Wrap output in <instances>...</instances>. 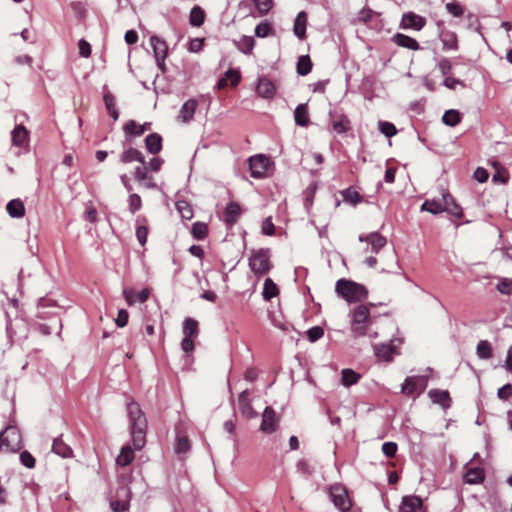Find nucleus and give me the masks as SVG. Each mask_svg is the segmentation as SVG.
<instances>
[{
  "label": "nucleus",
  "mask_w": 512,
  "mask_h": 512,
  "mask_svg": "<svg viewBox=\"0 0 512 512\" xmlns=\"http://www.w3.org/2000/svg\"><path fill=\"white\" fill-rule=\"evenodd\" d=\"M440 40L443 44V50H457L458 39L457 35L451 31H441L439 34Z\"/></svg>",
  "instance_id": "obj_27"
},
{
  "label": "nucleus",
  "mask_w": 512,
  "mask_h": 512,
  "mask_svg": "<svg viewBox=\"0 0 512 512\" xmlns=\"http://www.w3.org/2000/svg\"><path fill=\"white\" fill-rule=\"evenodd\" d=\"M370 323V311L367 306L359 305L352 311L351 331L355 336H364Z\"/></svg>",
  "instance_id": "obj_3"
},
{
  "label": "nucleus",
  "mask_w": 512,
  "mask_h": 512,
  "mask_svg": "<svg viewBox=\"0 0 512 512\" xmlns=\"http://www.w3.org/2000/svg\"><path fill=\"white\" fill-rule=\"evenodd\" d=\"M205 20V13L199 6H194L189 15V22L194 27H200Z\"/></svg>",
  "instance_id": "obj_39"
},
{
  "label": "nucleus",
  "mask_w": 512,
  "mask_h": 512,
  "mask_svg": "<svg viewBox=\"0 0 512 512\" xmlns=\"http://www.w3.org/2000/svg\"><path fill=\"white\" fill-rule=\"evenodd\" d=\"M443 200L445 204V212L449 213L450 215L458 219H461L463 217L462 208L460 207V205L456 203L453 196L446 189H443Z\"/></svg>",
  "instance_id": "obj_13"
},
{
  "label": "nucleus",
  "mask_w": 512,
  "mask_h": 512,
  "mask_svg": "<svg viewBox=\"0 0 512 512\" xmlns=\"http://www.w3.org/2000/svg\"><path fill=\"white\" fill-rule=\"evenodd\" d=\"M253 3L261 15L267 14L272 7V0H253Z\"/></svg>",
  "instance_id": "obj_52"
},
{
  "label": "nucleus",
  "mask_w": 512,
  "mask_h": 512,
  "mask_svg": "<svg viewBox=\"0 0 512 512\" xmlns=\"http://www.w3.org/2000/svg\"><path fill=\"white\" fill-rule=\"evenodd\" d=\"M324 335V330L320 326H314L307 331V338L311 342L319 340Z\"/></svg>",
  "instance_id": "obj_55"
},
{
  "label": "nucleus",
  "mask_w": 512,
  "mask_h": 512,
  "mask_svg": "<svg viewBox=\"0 0 512 512\" xmlns=\"http://www.w3.org/2000/svg\"><path fill=\"white\" fill-rule=\"evenodd\" d=\"M20 461L23 466L26 468H34L35 467V458L28 451H23L20 453Z\"/></svg>",
  "instance_id": "obj_54"
},
{
  "label": "nucleus",
  "mask_w": 512,
  "mask_h": 512,
  "mask_svg": "<svg viewBox=\"0 0 512 512\" xmlns=\"http://www.w3.org/2000/svg\"><path fill=\"white\" fill-rule=\"evenodd\" d=\"M332 129L338 133L343 134L350 129V121L348 117L342 113H330Z\"/></svg>",
  "instance_id": "obj_14"
},
{
  "label": "nucleus",
  "mask_w": 512,
  "mask_h": 512,
  "mask_svg": "<svg viewBox=\"0 0 512 512\" xmlns=\"http://www.w3.org/2000/svg\"><path fill=\"white\" fill-rule=\"evenodd\" d=\"M134 459L133 449L130 446H124L121 449L120 454L116 458V463L119 466H127L129 465Z\"/></svg>",
  "instance_id": "obj_38"
},
{
  "label": "nucleus",
  "mask_w": 512,
  "mask_h": 512,
  "mask_svg": "<svg viewBox=\"0 0 512 512\" xmlns=\"http://www.w3.org/2000/svg\"><path fill=\"white\" fill-rule=\"evenodd\" d=\"M129 314L125 309H120L115 319V323L118 327H125L128 323Z\"/></svg>",
  "instance_id": "obj_59"
},
{
  "label": "nucleus",
  "mask_w": 512,
  "mask_h": 512,
  "mask_svg": "<svg viewBox=\"0 0 512 512\" xmlns=\"http://www.w3.org/2000/svg\"><path fill=\"white\" fill-rule=\"evenodd\" d=\"M182 332L186 337L196 338L199 334L198 322L190 317H187L183 321Z\"/></svg>",
  "instance_id": "obj_34"
},
{
  "label": "nucleus",
  "mask_w": 512,
  "mask_h": 512,
  "mask_svg": "<svg viewBox=\"0 0 512 512\" xmlns=\"http://www.w3.org/2000/svg\"><path fill=\"white\" fill-rule=\"evenodd\" d=\"M496 289L504 295H512V279L502 278L496 285Z\"/></svg>",
  "instance_id": "obj_49"
},
{
  "label": "nucleus",
  "mask_w": 512,
  "mask_h": 512,
  "mask_svg": "<svg viewBox=\"0 0 512 512\" xmlns=\"http://www.w3.org/2000/svg\"><path fill=\"white\" fill-rule=\"evenodd\" d=\"M379 130L386 137H392L397 133V130H396L394 124H392L390 122H386V121L379 122Z\"/></svg>",
  "instance_id": "obj_51"
},
{
  "label": "nucleus",
  "mask_w": 512,
  "mask_h": 512,
  "mask_svg": "<svg viewBox=\"0 0 512 512\" xmlns=\"http://www.w3.org/2000/svg\"><path fill=\"white\" fill-rule=\"evenodd\" d=\"M295 123L301 127H305L309 123L308 106L305 103L299 104L294 111Z\"/></svg>",
  "instance_id": "obj_31"
},
{
  "label": "nucleus",
  "mask_w": 512,
  "mask_h": 512,
  "mask_svg": "<svg viewBox=\"0 0 512 512\" xmlns=\"http://www.w3.org/2000/svg\"><path fill=\"white\" fill-rule=\"evenodd\" d=\"M190 442L187 437H177L175 444V452L177 454H185L190 450Z\"/></svg>",
  "instance_id": "obj_48"
},
{
  "label": "nucleus",
  "mask_w": 512,
  "mask_h": 512,
  "mask_svg": "<svg viewBox=\"0 0 512 512\" xmlns=\"http://www.w3.org/2000/svg\"><path fill=\"white\" fill-rule=\"evenodd\" d=\"M382 452L388 458L394 457L397 452V444L394 442H385L382 445Z\"/></svg>",
  "instance_id": "obj_56"
},
{
  "label": "nucleus",
  "mask_w": 512,
  "mask_h": 512,
  "mask_svg": "<svg viewBox=\"0 0 512 512\" xmlns=\"http://www.w3.org/2000/svg\"><path fill=\"white\" fill-rule=\"evenodd\" d=\"M262 233L264 235H268V236H271L274 234L275 232V226L271 220V218H266L263 222H262Z\"/></svg>",
  "instance_id": "obj_62"
},
{
  "label": "nucleus",
  "mask_w": 512,
  "mask_h": 512,
  "mask_svg": "<svg viewBox=\"0 0 512 512\" xmlns=\"http://www.w3.org/2000/svg\"><path fill=\"white\" fill-rule=\"evenodd\" d=\"M306 26H307V14H306V12L301 11L297 14L295 21H294V26H293L294 34L300 40H303L306 37Z\"/></svg>",
  "instance_id": "obj_20"
},
{
  "label": "nucleus",
  "mask_w": 512,
  "mask_h": 512,
  "mask_svg": "<svg viewBox=\"0 0 512 512\" xmlns=\"http://www.w3.org/2000/svg\"><path fill=\"white\" fill-rule=\"evenodd\" d=\"M257 94L266 99H270L275 94L274 84L267 78H260L256 87Z\"/></svg>",
  "instance_id": "obj_21"
},
{
  "label": "nucleus",
  "mask_w": 512,
  "mask_h": 512,
  "mask_svg": "<svg viewBox=\"0 0 512 512\" xmlns=\"http://www.w3.org/2000/svg\"><path fill=\"white\" fill-rule=\"evenodd\" d=\"M446 9L454 17H460L464 13L462 6L455 2L447 3Z\"/></svg>",
  "instance_id": "obj_57"
},
{
  "label": "nucleus",
  "mask_w": 512,
  "mask_h": 512,
  "mask_svg": "<svg viewBox=\"0 0 512 512\" xmlns=\"http://www.w3.org/2000/svg\"><path fill=\"white\" fill-rule=\"evenodd\" d=\"M330 498L334 506L341 512H347L351 508V501L347 490L341 484H335L330 487Z\"/></svg>",
  "instance_id": "obj_5"
},
{
  "label": "nucleus",
  "mask_w": 512,
  "mask_h": 512,
  "mask_svg": "<svg viewBox=\"0 0 512 512\" xmlns=\"http://www.w3.org/2000/svg\"><path fill=\"white\" fill-rule=\"evenodd\" d=\"M393 41L400 47L407 48L410 50H419V43L412 37L405 34L397 33L393 37Z\"/></svg>",
  "instance_id": "obj_24"
},
{
  "label": "nucleus",
  "mask_w": 512,
  "mask_h": 512,
  "mask_svg": "<svg viewBox=\"0 0 512 512\" xmlns=\"http://www.w3.org/2000/svg\"><path fill=\"white\" fill-rule=\"evenodd\" d=\"M150 291L145 288L139 292H135L132 289H124L123 296L129 306L134 305L136 302L144 303L148 300Z\"/></svg>",
  "instance_id": "obj_16"
},
{
  "label": "nucleus",
  "mask_w": 512,
  "mask_h": 512,
  "mask_svg": "<svg viewBox=\"0 0 512 512\" xmlns=\"http://www.w3.org/2000/svg\"><path fill=\"white\" fill-rule=\"evenodd\" d=\"M360 242H366L368 247L366 251H371L372 253L378 254L382 248H384L387 244L386 237L381 235L379 232H371L368 234H361L358 237Z\"/></svg>",
  "instance_id": "obj_7"
},
{
  "label": "nucleus",
  "mask_w": 512,
  "mask_h": 512,
  "mask_svg": "<svg viewBox=\"0 0 512 512\" xmlns=\"http://www.w3.org/2000/svg\"><path fill=\"white\" fill-rule=\"evenodd\" d=\"M423 383V379L421 377H407L402 384V393L410 396L417 392L419 385Z\"/></svg>",
  "instance_id": "obj_29"
},
{
  "label": "nucleus",
  "mask_w": 512,
  "mask_h": 512,
  "mask_svg": "<svg viewBox=\"0 0 512 512\" xmlns=\"http://www.w3.org/2000/svg\"><path fill=\"white\" fill-rule=\"evenodd\" d=\"M484 471L481 468H469L464 474V482L467 484H479L484 481Z\"/></svg>",
  "instance_id": "obj_28"
},
{
  "label": "nucleus",
  "mask_w": 512,
  "mask_h": 512,
  "mask_svg": "<svg viewBox=\"0 0 512 512\" xmlns=\"http://www.w3.org/2000/svg\"><path fill=\"white\" fill-rule=\"evenodd\" d=\"M191 233L197 240H203L208 234V225L204 222H195L192 225Z\"/></svg>",
  "instance_id": "obj_44"
},
{
  "label": "nucleus",
  "mask_w": 512,
  "mask_h": 512,
  "mask_svg": "<svg viewBox=\"0 0 512 512\" xmlns=\"http://www.w3.org/2000/svg\"><path fill=\"white\" fill-rule=\"evenodd\" d=\"M399 512H426L423 509L422 500L415 495L404 496L399 507Z\"/></svg>",
  "instance_id": "obj_11"
},
{
  "label": "nucleus",
  "mask_w": 512,
  "mask_h": 512,
  "mask_svg": "<svg viewBox=\"0 0 512 512\" xmlns=\"http://www.w3.org/2000/svg\"><path fill=\"white\" fill-rule=\"evenodd\" d=\"M150 43L153 48L154 57L157 63L158 68L164 72L165 71V59L168 55V45L167 43L159 38L158 36H151Z\"/></svg>",
  "instance_id": "obj_6"
},
{
  "label": "nucleus",
  "mask_w": 512,
  "mask_h": 512,
  "mask_svg": "<svg viewBox=\"0 0 512 512\" xmlns=\"http://www.w3.org/2000/svg\"><path fill=\"white\" fill-rule=\"evenodd\" d=\"M497 396L501 400H508L512 396V385L508 383L499 388Z\"/></svg>",
  "instance_id": "obj_58"
},
{
  "label": "nucleus",
  "mask_w": 512,
  "mask_h": 512,
  "mask_svg": "<svg viewBox=\"0 0 512 512\" xmlns=\"http://www.w3.org/2000/svg\"><path fill=\"white\" fill-rule=\"evenodd\" d=\"M6 209L12 218H21L25 214V206L20 199H13L9 201L7 203Z\"/></svg>",
  "instance_id": "obj_30"
},
{
  "label": "nucleus",
  "mask_w": 512,
  "mask_h": 512,
  "mask_svg": "<svg viewBox=\"0 0 512 512\" xmlns=\"http://www.w3.org/2000/svg\"><path fill=\"white\" fill-rule=\"evenodd\" d=\"M428 394L433 403L441 405L444 409H447L451 406L452 400L448 391L432 389Z\"/></svg>",
  "instance_id": "obj_17"
},
{
  "label": "nucleus",
  "mask_w": 512,
  "mask_h": 512,
  "mask_svg": "<svg viewBox=\"0 0 512 512\" xmlns=\"http://www.w3.org/2000/svg\"><path fill=\"white\" fill-rule=\"evenodd\" d=\"M142 207V200L138 194H131L128 198V209L130 213L134 214Z\"/></svg>",
  "instance_id": "obj_50"
},
{
  "label": "nucleus",
  "mask_w": 512,
  "mask_h": 512,
  "mask_svg": "<svg viewBox=\"0 0 512 512\" xmlns=\"http://www.w3.org/2000/svg\"><path fill=\"white\" fill-rule=\"evenodd\" d=\"M476 353L480 359H490L493 356L491 344L487 340L479 341Z\"/></svg>",
  "instance_id": "obj_41"
},
{
  "label": "nucleus",
  "mask_w": 512,
  "mask_h": 512,
  "mask_svg": "<svg viewBox=\"0 0 512 512\" xmlns=\"http://www.w3.org/2000/svg\"><path fill=\"white\" fill-rule=\"evenodd\" d=\"M12 142L16 146H21L25 143L28 137V131L23 125H17L11 132Z\"/></svg>",
  "instance_id": "obj_35"
},
{
  "label": "nucleus",
  "mask_w": 512,
  "mask_h": 512,
  "mask_svg": "<svg viewBox=\"0 0 512 512\" xmlns=\"http://www.w3.org/2000/svg\"><path fill=\"white\" fill-rule=\"evenodd\" d=\"M234 44L240 52L250 54L255 47V40L252 36L243 35L239 40L234 41Z\"/></svg>",
  "instance_id": "obj_33"
},
{
  "label": "nucleus",
  "mask_w": 512,
  "mask_h": 512,
  "mask_svg": "<svg viewBox=\"0 0 512 512\" xmlns=\"http://www.w3.org/2000/svg\"><path fill=\"white\" fill-rule=\"evenodd\" d=\"M145 147L151 154H157L162 149V137L157 133H152L145 138Z\"/></svg>",
  "instance_id": "obj_26"
},
{
  "label": "nucleus",
  "mask_w": 512,
  "mask_h": 512,
  "mask_svg": "<svg viewBox=\"0 0 512 512\" xmlns=\"http://www.w3.org/2000/svg\"><path fill=\"white\" fill-rule=\"evenodd\" d=\"M441 196H443V191L441 192ZM444 210H445V204H444L443 197L438 198V199L434 198L431 200H426L421 205V211H427L434 215L440 214V213L444 212Z\"/></svg>",
  "instance_id": "obj_19"
},
{
  "label": "nucleus",
  "mask_w": 512,
  "mask_h": 512,
  "mask_svg": "<svg viewBox=\"0 0 512 512\" xmlns=\"http://www.w3.org/2000/svg\"><path fill=\"white\" fill-rule=\"evenodd\" d=\"M278 427V418L273 408L267 406L262 414V422L260 430L266 434H271L276 431Z\"/></svg>",
  "instance_id": "obj_10"
},
{
  "label": "nucleus",
  "mask_w": 512,
  "mask_h": 512,
  "mask_svg": "<svg viewBox=\"0 0 512 512\" xmlns=\"http://www.w3.org/2000/svg\"><path fill=\"white\" fill-rule=\"evenodd\" d=\"M78 48H79V54L81 57L88 58L91 55V46L84 39H81L79 41Z\"/></svg>",
  "instance_id": "obj_61"
},
{
  "label": "nucleus",
  "mask_w": 512,
  "mask_h": 512,
  "mask_svg": "<svg viewBox=\"0 0 512 512\" xmlns=\"http://www.w3.org/2000/svg\"><path fill=\"white\" fill-rule=\"evenodd\" d=\"M508 173L505 169L497 170L495 174H493L492 180L495 183H506L508 181Z\"/></svg>",
  "instance_id": "obj_64"
},
{
  "label": "nucleus",
  "mask_w": 512,
  "mask_h": 512,
  "mask_svg": "<svg viewBox=\"0 0 512 512\" xmlns=\"http://www.w3.org/2000/svg\"><path fill=\"white\" fill-rule=\"evenodd\" d=\"M241 214L240 205L236 202H230L225 209L224 220L226 224L232 226L239 220Z\"/></svg>",
  "instance_id": "obj_18"
},
{
  "label": "nucleus",
  "mask_w": 512,
  "mask_h": 512,
  "mask_svg": "<svg viewBox=\"0 0 512 512\" xmlns=\"http://www.w3.org/2000/svg\"><path fill=\"white\" fill-rule=\"evenodd\" d=\"M278 292H279L278 287L272 281V279H270V278L265 279L264 285H263V291H262V296H263L264 300L270 301L272 298H274L275 296L278 295Z\"/></svg>",
  "instance_id": "obj_37"
},
{
  "label": "nucleus",
  "mask_w": 512,
  "mask_h": 512,
  "mask_svg": "<svg viewBox=\"0 0 512 512\" xmlns=\"http://www.w3.org/2000/svg\"><path fill=\"white\" fill-rule=\"evenodd\" d=\"M342 196H343L344 201L349 202L353 205L360 203L362 200L361 195L357 191L352 190V189L344 190L342 192Z\"/></svg>",
  "instance_id": "obj_47"
},
{
  "label": "nucleus",
  "mask_w": 512,
  "mask_h": 512,
  "mask_svg": "<svg viewBox=\"0 0 512 512\" xmlns=\"http://www.w3.org/2000/svg\"><path fill=\"white\" fill-rule=\"evenodd\" d=\"M474 178L479 182V183H484L488 180L489 178V173L488 171L485 169V168H482V167H478L476 168V170L474 171Z\"/></svg>",
  "instance_id": "obj_63"
},
{
  "label": "nucleus",
  "mask_w": 512,
  "mask_h": 512,
  "mask_svg": "<svg viewBox=\"0 0 512 512\" xmlns=\"http://www.w3.org/2000/svg\"><path fill=\"white\" fill-rule=\"evenodd\" d=\"M198 107V101L194 98L188 99L180 108L177 119L182 123H189Z\"/></svg>",
  "instance_id": "obj_12"
},
{
  "label": "nucleus",
  "mask_w": 512,
  "mask_h": 512,
  "mask_svg": "<svg viewBox=\"0 0 512 512\" xmlns=\"http://www.w3.org/2000/svg\"><path fill=\"white\" fill-rule=\"evenodd\" d=\"M336 293L347 302L354 303L366 299L368 291L362 284L352 280L339 279L335 286Z\"/></svg>",
  "instance_id": "obj_2"
},
{
  "label": "nucleus",
  "mask_w": 512,
  "mask_h": 512,
  "mask_svg": "<svg viewBox=\"0 0 512 512\" xmlns=\"http://www.w3.org/2000/svg\"><path fill=\"white\" fill-rule=\"evenodd\" d=\"M150 123H145L143 125L138 124L134 120H129L123 127V130L126 135H134L141 136L145 133V131L150 129Z\"/></svg>",
  "instance_id": "obj_23"
},
{
  "label": "nucleus",
  "mask_w": 512,
  "mask_h": 512,
  "mask_svg": "<svg viewBox=\"0 0 512 512\" xmlns=\"http://www.w3.org/2000/svg\"><path fill=\"white\" fill-rule=\"evenodd\" d=\"M147 236V219L145 216L140 215L136 218V237L141 246H144L146 244Z\"/></svg>",
  "instance_id": "obj_22"
},
{
  "label": "nucleus",
  "mask_w": 512,
  "mask_h": 512,
  "mask_svg": "<svg viewBox=\"0 0 512 512\" xmlns=\"http://www.w3.org/2000/svg\"><path fill=\"white\" fill-rule=\"evenodd\" d=\"M176 208L183 219L190 220L193 217V210L186 201H178Z\"/></svg>",
  "instance_id": "obj_46"
},
{
  "label": "nucleus",
  "mask_w": 512,
  "mask_h": 512,
  "mask_svg": "<svg viewBox=\"0 0 512 512\" xmlns=\"http://www.w3.org/2000/svg\"><path fill=\"white\" fill-rule=\"evenodd\" d=\"M394 353V347L391 344H380L375 346V355L385 361H390Z\"/></svg>",
  "instance_id": "obj_40"
},
{
  "label": "nucleus",
  "mask_w": 512,
  "mask_h": 512,
  "mask_svg": "<svg viewBox=\"0 0 512 512\" xmlns=\"http://www.w3.org/2000/svg\"><path fill=\"white\" fill-rule=\"evenodd\" d=\"M312 70V62L308 55L300 56L297 62V73L305 76Z\"/></svg>",
  "instance_id": "obj_43"
},
{
  "label": "nucleus",
  "mask_w": 512,
  "mask_h": 512,
  "mask_svg": "<svg viewBox=\"0 0 512 512\" xmlns=\"http://www.w3.org/2000/svg\"><path fill=\"white\" fill-rule=\"evenodd\" d=\"M120 161L124 164L131 163L134 161H138L143 165L145 164V158H144L142 152H140L139 150L132 148V147H130L122 152V154L120 156Z\"/></svg>",
  "instance_id": "obj_25"
},
{
  "label": "nucleus",
  "mask_w": 512,
  "mask_h": 512,
  "mask_svg": "<svg viewBox=\"0 0 512 512\" xmlns=\"http://www.w3.org/2000/svg\"><path fill=\"white\" fill-rule=\"evenodd\" d=\"M127 413L130 421L133 449L139 451L146 443L147 420L136 402L128 403Z\"/></svg>",
  "instance_id": "obj_1"
},
{
  "label": "nucleus",
  "mask_w": 512,
  "mask_h": 512,
  "mask_svg": "<svg viewBox=\"0 0 512 512\" xmlns=\"http://www.w3.org/2000/svg\"><path fill=\"white\" fill-rule=\"evenodd\" d=\"M273 33V28L268 21H263L255 27V35L260 38H265Z\"/></svg>",
  "instance_id": "obj_45"
},
{
  "label": "nucleus",
  "mask_w": 512,
  "mask_h": 512,
  "mask_svg": "<svg viewBox=\"0 0 512 512\" xmlns=\"http://www.w3.org/2000/svg\"><path fill=\"white\" fill-rule=\"evenodd\" d=\"M52 451L63 458H69L73 454L70 446L64 443L60 437L54 439L52 444Z\"/></svg>",
  "instance_id": "obj_32"
},
{
  "label": "nucleus",
  "mask_w": 512,
  "mask_h": 512,
  "mask_svg": "<svg viewBox=\"0 0 512 512\" xmlns=\"http://www.w3.org/2000/svg\"><path fill=\"white\" fill-rule=\"evenodd\" d=\"M269 159L265 155L258 154L249 158V169L253 178H263L268 170Z\"/></svg>",
  "instance_id": "obj_8"
},
{
  "label": "nucleus",
  "mask_w": 512,
  "mask_h": 512,
  "mask_svg": "<svg viewBox=\"0 0 512 512\" xmlns=\"http://www.w3.org/2000/svg\"><path fill=\"white\" fill-rule=\"evenodd\" d=\"M360 379V375L354 370L346 368L341 371V384L350 387L356 384Z\"/></svg>",
  "instance_id": "obj_36"
},
{
  "label": "nucleus",
  "mask_w": 512,
  "mask_h": 512,
  "mask_svg": "<svg viewBox=\"0 0 512 512\" xmlns=\"http://www.w3.org/2000/svg\"><path fill=\"white\" fill-rule=\"evenodd\" d=\"M270 255L268 250L260 249L249 258V267L255 275L262 276L271 269Z\"/></svg>",
  "instance_id": "obj_4"
},
{
  "label": "nucleus",
  "mask_w": 512,
  "mask_h": 512,
  "mask_svg": "<svg viewBox=\"0 0 512 512\" xmlns=\"http://www.w3.org/2000/svg\"><path fill=\"white\" fill-rule=\"evenodd\" d=\"M248 396V390H244L240 393L238 397V408L244 417L251 419L255 418L257 413L254 411Z\"/></svg>",
  "instance_id": "obj_15"
},
{
  "label": "nucleus",
  "mask_w": 512,
  "mask_h": 512,
  "mask_svg": "<svg viewBox=\"0 0 512 512\" xmlns=\"http://www.w3.org/2000/svg\"><path fill=\"white\" fill-rule=\"evenodd\" d=\"M426 25V19L414 12H407L402 15L400 27L402 29L421 30Z\"/></svg>",
  "instance_id": "obj_9"
},
{
  "label": "nucleus",
  "mask_w": 512,
  "mask_h": 512,
  "mask_svg": "<svg viewBox=\"0 0 512 512\" xmlns=\"http://www.w3.org/2000/svg\"><path fill=\"white\" fill-rule=\"evenodd\" d=\"M297 471L305 477H309L313 473V468L309 465V463L301 459L296 464Z\"/></svg>",
  "instance_id": "obj_53"
},
{
  "label": "nucleus",
  "mask_w": 512,
  "mask_h": 512,
  "mask_svg": "<svg viewBox=\"0 0 512 512\" xmlns=\"http://www.w3.org/2000/svg\"><path fill=\"white\" fill-rule=\"evenodd\" d=\"M110 507L113 512H126L129 510V502L127 501H112Z\"/></svg>",
  "instance_id": "obj_60"
},
{
  "label": "nucleus",
  "mask_w": 512,
  "mask_h": 512,
  "mask_svg": "<svg viewBox=\"0 0 512 512\" xmlns=\"http://www.w3.org/2000/svg\"><path fill=\"white\" fill-rule=\"evenodd\" d=\"M442 121L445 125L454 127L461 121L460 113L457 110H447L442 116Z\"/></svg>",
  "instance_id": "obj_42"
}]
</instances>
